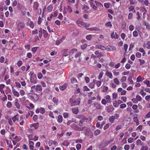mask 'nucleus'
<instances>
[{
	"mask_svg": "<svg viewBox=\"0 0 150 150\" xmlns=\"http://www.w3.org/2000/svg\"><path fill=\"white\" fill-rule=\"evenodd\" d=\"M114 82L117 85H118L119 84V81L117 78H115L114 79Z\"/></svg>",
	"mask_w": 150,
	"mask_h": 150,
	"instance_id": "de8ad7c7",
	"label": "nucleus"
},
{
	"mask_svg": "<svg viewBox=\"0 0 150 150\" xmlns=\"http://www.w3.org/2000/svg\"><path fill=\"white\" fill-rule=\"evenodd\" d=\"M100 133V131L98 129L96 130L94 132V134L96 135H98Z\"/></svg>",
	"mask_w": 150,
	"mask_h": 150,
	"instance_id": "c9c22d12",
	"label": "nucleus"
},
{
	"mask_svg": "<svg viewBox=\"0 0 150 150\" xmlns=\"http://www.w3.org/2000/svg\"><path fill=\"white\" fill-rule=\"evenodd\" d=\"M105 26L107 27H112V25L110 21H109L105 23Z\"/></svg>",
	"mask_w": 150,
	"mask_h": 150,
	"instance_id": "4c0bfd02",
	"label": "nucleus"
},
{
	"mask_svg": "<svg viewBox=\"0 0 150 150\" xmlns=\"http://www.w3.org/2000/svg\"><path fill=\"white\" fill-rule=\"evenodd\" d=\"M5 61V58L4 56H1L0 57V62L1 63L4 62Z\"/></svg>",
	"mask_w": 150,
	"mask_h": 150,
	"instance_id": "603ef678",
	"label": "nucleus"
},
{
	"mask_svg": "<svg viewBox=\"0 0 150 150\" xmlns=\"http://www.w3.org/2000/svg\"><path fill=\"white\" fill-rule=\"evenodd\" d=\"M148 147L146 146H142L141 150H148Z\"/></svg>",
	"mask_w": 150,
	"mask_h": 150,
	"instance_id": "774afa93",
	"label": "nucleus"
},
{
	"mask_svg": "<svg viewBox=\"0 0 150 150\" xmlns=\"http://www.w3.org/2000/svg\"><path fill=\"white\" fill-rule=\"evenodd\" d=\"M88 120V119L86 117H84L83 118L79 121V125L80 126H81L83 125V124L85 122H86Z\"/></svg>",
	"mask_w": 150,
	"mask_h": 150,
	"instance_id": "1a4fd4ad",
	"label": "nucleus"
},
{
	"mask_svg": "<svg viewBox=\"0 0 150 150\" xmlns=\"http://www.w3.org/2000/svg\"><path fill=\"white\" fill-rule=\"evenodd\" d=\"M17 109H19L20 105L19 103H18V100H16L14 103Z\"/></svg>",
	"mask_w": 150,
	"mask_h": 150,
	"instance_id": "c756f323",
	"label": "nucleus"
},
{
	"mask_svg": "<svg viewBox=\"0 0 150 150\" xmlns=\"http://www.w3.org/2000/svg\"><path fill=\"white\" fill-rule=\"evenodd\" d=\"M105 74L110 79H112V75L111 72H110L108 71H107L106 72Z\"/></svg>",
	"mask_w": 150,
	"mask_h": 150,
	"instance_id": "6ab92c4d",
	"label": "nucleus"
},
{
	"mask_svg": "<svg viewBox=\"0 0 150 150\" xmlns=\"http://www.w3.org/2000/svg\"><path fill=\"white\" fill-rule=\"evenodd\" d=\"M43 33L44 37H46L48 36V34L47 31L45 30H43Z\"/></svg>",
	"mask_w": 150,
	"mask_h": 150,
	"instance_id": "a18cd8bd",
	"label": "nucleus"
},
{
	"mask_svg": "<svg viewBox=\"0 0 150 150\" xmlns=\"http://www.w3.org/2000/svg\"><path fill=\"white\" fill-rule=\"evenodd\" d=\"M25 47L26 49H27L28 51L30 49V45L27 44L25 46Z\"/></svg>",
	"mask_w": 150,
	"mask_h": 150,
	"instance_id": "4d7b16f0",
	"label": "nucleus"
},
{
	"mask_svg": "<svg viewBox=\"0 0 150 150\" xmlns=\"http://www.w3.org/2000/svg\"><path fill=\"white\" fill-rule=\"evenodd\" d=\"M63 115L64 118H67L68 117L69 113L68 112H64Z\"/></svg>",
	"mask_w": 150,
	"mask_h": 150,
	"instance_id": "052dcab7",
	"label": "nucleus"
},
{
	"mask_svg": "<svg viewBox=\"0 0 150 150\" xmlns=\"http://www.w3.org/2000/svg\"><path fill=\"white\" fill-rule=\"evenodd\" d=\"M95 84V83L93 81L92 82H91L89 84L88 86L91 89H93L94 87Z\"/></svg>",
	"mask_w": 150,
	"mask_h": 150,
	"instance_id": "7c9ffc66",
	"label": "nucleus"
},
{
	"mask_svg": "<svg viewBox=\"0 0 150 150\" xmlns=\"http://www.w3.org/2000/svg\"><path fill=\"white\" fill-rule=\"evenodd\" d=\"M103 90L102 91L103 92H106L108 90V87L107 86H104L103 87Z\"/></svg>",
	"mask_w": 150,
	"mask_h": 150,
	"instance_id": "c03bdc74",
	"label": "nucleus"
},
{
	"mask_svg": "<svg viewBox=\"0 0 150 150\" xmlns=\"http://www.w3.org/2000/svg\"><path fill=\"white\" fill-rule=\"evenodd\" d=\"M46 80L47 81V83H50L52 81L51 78L49 77H47L46 78Z\"/></svg>",
	"mask_w": 150,
	"mask_h": 150,
	"instance_id": "3c124183",
	"label": "nucleus"
},
{
	"mask_svg": "<svg viewBox=\"0 0 150 150\" xmlns=\"http://www.w3.org/2000/svg\"><path fill=\"white\" fill-rule=\"evenodd\" d=\"M89 9V8L88 6L86 5H84L83 6L82 9L84 10V12L85 13H87L88 11V10Z\"/></svg>",
	"mask_w": 150,
	"mask_h": 150,
	"instance_id": "412c9836",
	"label": "nucleus"
},
{
	"mask_svg": "<svg viewBox=\"0 0 150 150\" xmlns=\"http://www.w3.org/2000/svg\"><path fill=\"white\" fill-rule=\"evenodd\" d=\"M23 63V62L21 60H19L18 61L17 64L18 66L20 67L22 65Z\"/></svg>",
	"mask_w": 150,
	"mask_h": 150,
	"instance_id": "37998d69",
	"label": "nucleus"
},
{
	"mask_svg": "<svg viewBox=\"0 0 150 150\" xmlns=\"http://www.w3.org/2000/svg\"><path fill=\"white\" fill-rule=\"evenodd\" d=\"M106 99L107 102L108 103H110L112 102V99L110 98V96L109 95H108L105 97Z\"/></svg>",
	"mask_w": 150,
	"mask_h": 150,
	"instance_id": "aec40b11",
	"label": "nucleus"
},
{
	"mask_svg": "<svg viewBox=\"0 0 150 150\" xmlns=\"http://www.w3.org/2000/svg\"><path fill=\"white\" fill-rule=\"evenodd\" d=\"M20 93L21 96H24L25 94V92L23 90H21L20 91Z\"/></svg>",
	"mask_w": 150,
	"mask_h": 150,
	"instance_id": "5fc2aeb1",
	"label": "nucleus"
},
{
	"mask_svg": "<svg viewBox=\"0 0 150 150\" xmlns=\"http://www.w3.org/2000/svg\"><path fill=\"white\" fill-rule=\"evenodd\" d=\"M63 117L61 115H59L58 117L57 122L59 123H61L62 121Z\"/></svg>",
	"mask_w": 150,
	"mask_h": 150,
	"instance_id": "bb28decb",
	"label": "nucleus"
},
{
	"mask_svg": "<svg viewBox=\"0 0 150 150\" xmlns=\"http://www.w3.org/2000/svg\"><path fill=\"white\" fill-rule=\"evenodd\" d=\"M94 107L98 110H101L102 109L101 105L98 103H96L94 104Z\"/></svg>",
	"mask_w": 150,
	"mask_h": 150,
	"instance_id": "4468645a",
	"label": "nucleus"
},
{
	"mask_svg": "<svg viewBox=\"0 0 150 150\" xmlns=\"http://www.w3.org/2000/svg\"><path fill=\"white\" fill-rule=\"evenodd\" d=\"M6 107L8 108H10L12 107V104L11 102H8L6 105Z\"/></svg>",
	"mask_w": 150,
	"mask_h": 150,
	"instance_id": "ea45409f",
	"label": "nucleus"
},
{
	"mask_svg": "<svg viewBox=\"0 0 150 150\" xmlns=\"http://www.w3.org/2000/svg\"><path fill=\"white\" fill-rule=\"evenodd\" d=\"M39 3L37 1H35L33 4V10H37L38 9L39 7Z\"/></svg>",
	"mask_w": 150,
	"mask_h": 150,
	"instance_id": "0eeeda50",
	"label": "nucleus"
},
{
	"mask_svg": "<svg viewBox=\"0 0 150 150\" xmlns=\"http://www.w3.org/2000/svg\"><path fill=\"white\" fill-rule=\"evenodd\" d=\"M25 25L24 22L20 21L17 25L16 29L18 31H20L21 30L25 28Z\"/></svg>",
	"mask_w": 150,
	"mask_h": 150,
	"instance_id": "7ed1b4c3",
	"label": "nucleus"
},
{
	"mask_svg": "<svg viewBox=\"0 0 150 150\" xmlns=\"http://www.w3.org/2000/svg\"><path fill=\"white\" fill-rule=\"evenodd\" d=\"M64 39V38H61L59 40H57L56 41V45H58L60 43H62L63 42V40Z\"/></svg>",
	"mask_w": 150,
	"mask_h": 150,
	"instance_id": "b1692460",
	"label": "nucleus"
},
{
	"mask_svg": "<svg viewBox=\"0 0 150 150\" xmlns=\"http://www.w3.org/2000/svg\"><path fill=\"white\" fill-rule=\"evenodd\" d=\"M103 72L102 71L100 72V74L98 77V79L99 80L101 79L102 77L103 76Z\"/></svg>",
	"mask_w": 150,
	"mask_h": 150,
	"instance_id": "e433bc0d",
	"label": "nucleus"
},
{
	"mask_svg": "<svg viewBox=\"0 0 150 150\" xmlns=\"http://www.w3.org/2000/svg\"><path fill=\"white\" fill-rule=\"evenodd\" d=\"M81 54V52H77L74 55V57L75 58H76L79 57Z\"/></svg>",
	"mask_w": 150,
	"mask_h": 150,
	"instance_id": "a19ab883",
	"label": "nucleus"
},
{
	"mask_svg": "<svg viewBox=\"0 0 150 150\" xmlns=\"http://www.w3.org/2000/svg\"><path fill=\"white\" fill-rule=\"evenodd\" d=\"M5 85L4 84H1L0 85V91L1 93H3L4 94H5L4 91L3 90V88L4 87Z\"/></svg>",
	"mask_w": 150,
	"mask_h": 150,
	"instance_id": "cd10ccee",
	"label": "nucleus"
},
{
	"mask_svg": "<svg viewBox=\"0 0 150 150\" xmlns=\"http://www.w3.org/2000/svg\"><path fill=\"white\" fill-rule=\"evenodd\" d=\"M72 111L73 113L76 115H77L79 112V110L77 107L73 108L72 109Z\"/></svg>",
	"mask_w": 150,
	"mask_h": 150,
	"instance_id": "a211bd4d",
	"label": "nucleus"
},
{
	"mask_svg": "<svg viewBox=\"0 0 150 150\" xmlns=\"http://www.w3.org/2000/svg\"><path fill=\"white\" fill-rule=\"evenodd\" d=\"M52 100L56 105L58 104L59 100L56 98L54 97L52 99Z\"/></svg>",
	"mask_w": 150,
	"mask_h": 150,
	"instance_id": "2f4dec72",
	"label": "nucleus"
},
{
	"mask_svg": "<svg viewBox=\"0 0 150 150\" xmlns=\"http://www.w3.org/2000/svg\"><path fill=\"white\" fill-rule=\"evenodd\" d=\"M109 144V143L107 140L103 141L99 145V148H103L107 146Z\"/></svg>",
	"mask_w": 150,
	"mask_h": 150,
	"instance_id": "423d86ee",
	"label": "nucleus"
},
{
	"mask_svg": "<svg viewBox=\"0 0 150 150\" xmlns=\"http://www.w3.org/2000/svg\"><path fill=\"white\" fill-rule=\"evenodd\" d=\"M29 98L34 102H37L39 98L37 94L31 93H29Z\"/></svg>",
	"mask_w": 150,
	"mask_h": 150,
	"instance_id": "f03ea898",
	"label": "nucleus"
},
{
	"mask_svg": "<svg viewBox=\"0 0 150 150\" xmlns=\"http://www.w3.org/2000/svg\"><path fill=\"white\" fill-rule=\"evenodd\" d=\"M71 81L72 83H75L77 82L76 79L74 77H73L71 78Z\"/></svg>",
	"mask_w": 150,
	"mask_h": 150,
	"instance_id": "79ce46f5",
	"label": "nucleus"
},
{
	"mask_svg": "<svg viewBox=\"0 0 150 150\" xmlns=\"http://www.w3.org/2000/svg\"><path fill=\"white\" fill-rule=\"evenodd\" d=\"M76 23L78 26L86 28L89 27L90 25V23H87L80 21H77Z\"/></svg>",
	"mask_w": 150,
	"mask_h": 150,
	"instance_id": "20e7f679",
	"label": "nucleus"
},
{
	"mask_svg": "<svg viewBox=\"0 0 150 150\" xmlns=\"http://www.w3.org/2000/svg\"><path fill=\"white\" fill-rule=\"evenodd\" d=\"M0 133L2 135H4L6 133V130L5 129H1L0 131Z\"/></svg>",
	"mask_w": 150,
	"mask_h": 150,
	"instance_id": "e2e57ef3",
	"label": "nucleus"
},
{
	"mask_svg": "<svg viewBox=\"0 0 150 150\" xmlns=\"http://www.w3.org/2000/svg\"><path fill=\"white\" fill-rule=\"evenodd\" d=\"M8 122L9 123V124L10 125H13V122L11 120V118H9L8 119Z\"/></svg>",
	"mask_w": 150,
	"mask_h": 150,
	"instance_id": "13d9d810",
	"label": "nucleus"
},
{
	"mask_svg": "<svg viewBox=\"0 0 150 150\" xmlns=\"http://www.w3.org/2000/svg\"><path fill=\"white\" fill-rule=\"evenodd\" d=\"M29 75L31 77L30 78V81L31 83H36V80H33L32 79V77H35V79L36 78V75L35 74H34V72H30V73L29 74Z\"/></svg>",
	"mask_w": 150,
	"mask_h": 150,
	"instance_id": "39448f33",
	"label": "nucleus"
},
{
	"mask_svg": "<svg viewBox=\"0 0 150 150\" xmlns=\"http://www.w3.org/2000/svg\"><path fill=\"white\" fill-rule=\"evenodd\" d=\"M27 25H29L30 27L31 28H33L34 27V24L33 21H30V23L29 24L28 22L26 23Z\"/></svg>",
	"mask_w": 150,
	"mask_h": 150,
	"instance_id": "5701e85b",
	"label": "nucleus"
},
{
	"mask_svg": "<svg viewBox=\"0 0 150 150\" xmlns=\"http://www.w3.org/2000/svg\"><path fill=\"white\" fill-rule=\"evenodd\" d=\"M12 120L13 122H16V121L19 120V117H18L14 116L12 118Z\"/></svg>",
	"mask_w": 150,
	"mask_h": 150,
	"instance_id": "72a5a7b5",
	"label": "nucleus"
},
{
	"mask_svg": "<svg viewBox=\"0 0 150 150\" xmlns=\"http://www.w3.org/2000/svg\"><path fill=\"white\" fill-rule=\"evenodd\" d=\"M92 37V35H88L86 36V39L87 40H90L91 39Z\"/></svg>",
	"mask_w": 150,
	"mask_h": 150,
	"instance_id": "58836bf2",
	"label": "nucleus"
},
{
	"mask_svg": "<svg viewBox=\"0 0 150 150\" xmlns=\"http://www.w3.org/2000/svg\"><path fill=\"white\" fill-rule=\"evenodd\" d=\"M83 91H88L90 90V89L86 86L83 87Z\"/></svg>",
	"mask_w": 150,
	"mask_h": 150,
	"instance_id": "49530a36",
	"label": "nucleus"
},
{
	"mask_svg": "<svg viewBox=\"0 0 150 150\" xmlns=\"http://www.w3.org/2000/svg\"><path fill=\"white\" fill-rule=\"evenodd\" d=\"M81 145L80 144H78L76 145V148L77 150H79L81 148Z\"/></svg>",
	"mask_w": 150,
	"mask_h": 150,
	"instance_id": "09e8293b",
	"label": "nucleus"
},
{
	"mask_svg": "<svg viewBox=\"0 0 150 150\" xmlns=\"http://www.w3.org/2000/svg\"><path fill=\"white\" fill-rule=\"evenodd\" d=\"M115 118V116H110L109 118V120L110 122L112 123H113Z\"/></svg>",
	"mask_w": 150,
	"mask_h": 150,
	"instance_id": "a878e982",
	"label": "nucleus"
},
{
	"mask_svg": "<svg viewBox=\"0 0 150 150\" xmlns=\"http://www.w3.org/2000/svg\"><path fill=\"white\" fill-rule=\"evenodd\" d=\"M73 128L75 130L79 131H82L83 129V127H80L76 125L74 126Z\"/></svg>",
	"mask_w": 150,
	"mask_h": 150,
	"instance_id": "9b49d317",
	"label": "nucleus"
},
{
	"mask_svg": "<svg viewBox=\"0 0 150 150\" xmlns=\"http://www.w3.org/2000/svg\"><path fill=\"white\" fill-rule=\"evenodd\" d=\"M67 86V84L65 83L62 86H60L59 88L62 91H63L65 89Z\"/></svg>",
	"mask_w": 150,
	"mask_h": 150,
	"instance_id": "393cba45",
	"label": "nucleus"
},
{
	"mask_svg": "<svg viewBox=\"0 0 150 150\" xmlns=\"http://www.w3.org/2000/svg\"><path fill=\"white\" fill-rule=\"evenodd\" d=\"M16 87L18 88H20L21 87V86L20 83L18 82H15Z\"/></svg>",
	"mask_w": 150,
	"mask_h": 150,
	"instance_id": "bf43d9fd",
	"label": "nucleus"
},
{
	"mask_svg": "<svg viewBox=\"0 0 150 150\" xmlns=\"http://www.w3.org/2000/svg\"><path fill=\"white\" fill-rule=\"evenodd\" d=\"M95 2L96 3V5L97 7L98 6L99 7V8L100 9H101L103 7V5L102 4H101L100 2H99L97 1H95Z\"/></svg>",
	"mask_w": 150,
	"mask_h": 150,
	"instance_id": "f3484780",
	"label": "nucleus"
},
{
	"mask_svg": "<svg viewBox=\"0 0 150 150\" xmlns=\"http://www.w3.org/2000/svg\"><path fill=\"white\" fill-rule=\"evenodd\" d=\"M145 25L146 26V29L150 30V25L148 23H145Z\"/></svg>",
	"mask_w": 150,
	"mask_h": 150,
	"instance_id": "864d4df0",
	"label": "nucleus"
},
{
	"mask_svg": "<svg viewBox=\"0 0 150 150\" xmlns=\"http://www.w3.org/2000/svg\"><path fill=\"white\" fill-rule=\"evenodd\" d=\"M52 9H53V6H52V5H49L47 8V11L49 12H50L52 11Z\"/></svg>",
	"mask_w": 150,
	"mask_h": 150,
	"instance_id": "c85d7f7f",
	"label": "nucleus"
},
{
	"mask_svg": "<svg viewBox=\"0 0 150 150\" xmlns=\"http://www.w3.org/2000/svg\"><path fill=\"white\" fill-rule=\"evenodd\" d=\"M87 45L86 44H85L83 45H81V47L82 49L84 50L87 47Z\"/></svg>",
	"mask_w": 150,
	"mask_h": 150,
	"instance_id": "0e129e2a",
	"label": "nucleus"
},
{
	"mask_svg": "<svg viewBox=\"0 0 150 150\" xmlns=\"http://www.w3.org/2000/svg\"><path fill=\"white\" fill-rule=\"evenodd\" d=\"M112 96L113 99H115L117 97V94L116 93H112Z\"/></svg>",
	"mask_w": 150,
	"mask_h": 150,
	"instance_id": "6e6d98bb",
	"label": "nucleus"
},
{
	"mask_svg": "<svg viewBox=\"0 0 150 150\" xmlns=\"http://www.w3.org/2000/svg\"><path fill=\"white\" fill-rule=\"evenodd\" d=\"M111 36L112 39H118L119 38V35L116 33V32H113L111 34Z\"/></svg>",
	"mask_w": 150,
	"mask_h": 150,
	"instance_id": "9d476101",
	"label": "nucleus"
},
{
	"mask_svg": "<svg viewBox=\"0 0 150 150\" xmlns=\"http://www.w3.org/2000/svg\"><path fill=\"white\" fill-rule=\"evenodd\" d=\"M85 80L86 82L88 83L90 82V79L88 77H86L85 78Z\"/></svg>",
	"mask_w": 150,
	"mask_h": 150,
	"instance_id": "69168bd1",
	"label": "nucleus"
},
{
	"mask_svg": "<svg viewBox=\"0 0 150 150\" xmlns=\"http://www.w3.org/2000/svg\"><path fill=\"white\" fill-rule=\"evenodd\" d=\"M93 82L96 84L98 87H100L101 85V81H98L95 79L93 80Z\"/></svg>",
	"mask_w": 150,
	"mask_h": 150,
	"instance_id": "ddd939ff",
	"label": "nucleus"
},
{
	"mask_svg": "<svg viewBox=\"0 0 150 150\" xmlns=\"http://www.w3.org/2000/svg\"><path fill=\"white\" fill-rule=\"evenodd\" d=\"M33 119L35 122H36L38 119L37 115H34L33 118Z\"/></svg>",
	"mask_w": 150,
	"mask_h": 150,
	"instance_id": "338daca9",
	"label": "nucleus"
},
{
	"mask_svg": "<svg viewBox=\"0 0 150 150\" xmlns=\"http://www.w3.org/2000/svg\"><path fill=\"white\" fill-rule=\"evenodd\" d=\"M142 141L139 139H138L136 142V144L137 145H140L142 143Z\"/></svg>",
	"mask_w": 150,
	"mask_h": 150,
	"instance_id": "680f3d73",
	"label": "nucleus"
},
{
	"mask_svg": "<svg viewBox=\"0 0 150 150\" xmlns=\"http://www.w3.org/2000/svg\"><path fill=\"white\" fill-rule=\"evenodd\" d=\"M12 91L13 93V95L15 96H16L17 97H19V96H20L19 93L18 92H17V91H16V90L15 89H13Z\"/></svg>",
	"mask_w": 150,
	"mask_h": 150,
	"instance_id": "4be33fe9",
	"label": "nucleus"
},
{
	"mask_svg": "<svg viewBox=\"0 0 150 150\" xmlns=\"http://www.w3.org/2000/svg\"><path fill=\"white\" fill-rule=\"evenodd\" d=\"M38 48V47H34L32 48L31 49V51L35 53L36 52V50H37Z\"/></svg>",
	"mask_w": 150,
	"mask_h": 150,
	"instance_id": "473e14b6",
	"label": "nucleus"
},
{
	"mask_svg": "<svg viewBox=\"0 0 150 150\" xmlns=\"http://www.w3.org/2000/svg\"><path fill=\"white\" fill-rule=\"evenodd\" d=\"M81 99L79 98H76L74 96H72L69 99L70 105L71 107L79 105L80 103Z\"/></svg>",
	"mask_w": 150,
	"mask_h": 150,
	"instance_id": "f257e3e1",
	"label": "nucleus"
},
{
	"mask_svg": "<svg viewBox=\"0 0 150 150\" xmlns=\"http://www.w3.org/2000/svg\"><path fill=\"white\" fill-rule=\"evenodd\" d=\"M115 49V47L113 46H107L106 48V50L107 51H112Z\"/></svg>",
	"mask_w": 150,
	"mask_h": 150,
	"instance_id": "f8f14e48",
	"label": "nucleus"
},
{
	"mask_svg": "<svg viewBox=\"0 0 150 150\" xmlns=\"http://www.w3.org/2000/svg\"><path fill=\"white\" fill-rule=\"evenodd\" d=\"M114 108L112 105H110L107 108V111L108 112H112L114 110Z\"/></svg>",
	"mask_w": 150,
	"mask_h": 150,
	"instance_id": "dca6fc26",
	"label": "nucleus"
},
{
	"mask_svg": "<svg viewBox=\"0 0 150 150\" xmlns=\"http://www.w3.org/2000/svg\"><path fill=\"white\" fill-rule=\"evenodd\" d=\"M96 48L97 49H100L103 50H106V48L105 47L100 45H96Z\"/></svg>",
	"mask_w": 150,
	"mask_h": 150,
	"instance_id": "2eb2a0df",
	"label": "nucleus"
},
{
	"mask_svg": "<svg viewBox=\"0 0 150 150\" xmlns=\"http://www.w3.org/2000/svg\"><path fill=\"white\" fill-rule=\"evenodd\" d=\"M35 90L36 92L38 93H40L42 90V88L41 85H37L36 86Z\"/></svg>",
	"mask_w": 150,
	"mask_h": 150,
	"instance_id": "6e6552de",
	"label": "nucleus"
},
{
	"mask_svg": "<svg viewBox=\"0 0 150 150\" xmlns=\"http://www.w3.org/2000/svg\"><path fill=\"white\" fill-rule=\"evenodd\" d=\"M37 76L39 79H40L42 78V75L41 72H39L37 74Z\"/></svg>",
	"mask_w": 150,
	"mask_h": 150,
	"instance_id": "8fccbe9b",
	"label": "nucleus"
},
{
	"mask_svg": "<svg viewBox=\"0 0 150 150\" xmlns=\"http://www.w3.org/2000/svg\"><path fill=\"white\" fill-rule=\"evenodd\" d=\"M45 112V109L44 108L41 107L40 108V112L42 114H44Z\"/></svg>",
	"mask_w": 150,
	"mask_h": 150,
	"instance_id": "f704fd0d",
	"label": "nucleus"
}]
</instances>
